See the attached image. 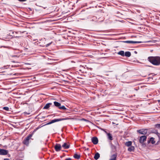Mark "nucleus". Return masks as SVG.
Segmentation results:
<instances>
[{
  "label": "nucleus",
  "instance_id": "f257e3e1",
  "mask_svg": "<svg viewBox=\"0 0 160 160\" xmlns=\"http://www.w3.org/2000/svg\"><path fill=\"white\" fill-rule=\"evenodd\" d=\"M148 61L154 65H160V57L159 56H151L148 58Z\"/></svg>",
  "mask_w": 160,
  "mask_h": 160
},
{
  "label": "nucleus",
  "instance_id": "f03ea898",
  "mask_svg": "<svg viewBox=\"0 0 160 160\" xmlns=\"http://www.w3.org/2000/svg\"><path fill=\"white\" fill-rule=\"evenodd\" d=\"M35 131V130L34 131L32 132L31 134H29L24 140L23 141V143L24 144L28 145L29 144V141L30 139H31V137L33 135L34 132Z\"/></svg>",
  "mask_w": 160,
  "mask_h": 160
},
{
  "label": "nucleus",
  "instance_id": "7ed1b4c3",
  "mask_svg": "<svg viewBox=\"0 0 160 160\" xmlns=\"http://www.w3.org/2000/svg\"><path fill=\"white\" fill-rule=\"evenodd\" d=\"M147 137L146 136H142L139 138V142L140 143L142 144V145L143 147H144L145 146V144L144 143V142L146 141Z\"/></svg>",
  "mask_w": 160,
  "mask_h": 160
},
{
  "label": "nucleus",
  "instance_id": "20e7f679",
  "mask_svg": "<svg viewBox=\"0 0 160 160\" xmlns=\"http://www.w3.org/2000/svg\"><path fill=\"white\" fill-rule=\"evenodd\" d=\"M148 131V129H142L138 130H137V132L139 134L145 135L147 133Z\"/></svg>",
  "mask_w": 160,
  "mask_h": 160
},
{
  "label": "nucleus",
  "instance_id": "39448f33",
  "mask_svg": "<svg viewBox=\"0 0 160 160\" xmlns=\"http://www.w3.org/2000/svg\"><path fill=\"white\" fill-rule=\"evenodd\" d=\"M121 56H125L127 57H130L131 56V53L130 52L127 51L124 52L123 51H121Z\"/></svg>",
  "mask_w": 160,
  "mask_h": 160
},
{
  "label": "nucleus",
  "instance_id": "423d86ee",
  "mask_svg": "<svg viewBox=\"0 0 160 160\" xmlns=\"http://www.w3.org/2000/svg\"><path fill=\"white\" fill-rule=\"evenodd\" d=\"M121 42H122L124 43H140L142 42L141 41H121Z\"/></svg>",
  "mask_w": 160,
  "mask_h": 160
},
{
  "label": "nucleus",
  "instance_id": "0eeeda50",
  "mask_svg": "<svg viewBox=\"0 0 160 160\" xmlns=\"http://www.w3.org/2000/svg\"><path fill=\"white\" fill-rule=\"evenodd\" d=\"M8 151L7 150H6L0 148V155H5L8 154Z\"/></svg>",
  "mask_w": 160,
  "mask_h": 160
},
{
  "label": "nucleus",
  "instance_id": "6e6552de",
  "mask_svg": "<svg viewBox=\"0 0 160 160\" xmlns=\"http://www.w3.org/2000/svg\"><path fill=\"white\" fill-rule=\"evenodd\" d=\"M54 148L56 151L59 152L61 150L62 147L60 144L57 143L54 146Z\"/></svg>",
  "mask_w": 160,
  "mask_h": 160
},
{
  "label": "nucleus",
  "instance_id": "1a4fd4ad",
  "mask_svg": "<svg viewBox=\"0 0 160 160\" xmlns=\"http://www.w3.org/2000/svg\"><path fill=\"white\" fill-rule=\"evenodd\" d=\"M68 118H60L52 120L51 121L52 123L54 122L68 119Z\"/></svg>",
  "mask_w": 160,
  "mask_h": 160
},
{
  "label": "nucleus",
  "instance_id": "9d476101",
  "mask_svg": "<svg viewBox=\"0 0 160 160\" xmlns=\"http://www.w3.org/2000/svg\"><path fill=\"white\" fill-rule=\"evenodd\" d=\"M92 142L94 144H96L98 142V139L97 138L93 137L91 139Z\"/></svg>",
  "mask_w": 160,
  "mask_h": 160
},
{
  "label": "nucleus",
  "instance_id": "9b49d317",
  "mask_svg": "<svg viewBox=\"0 0 160 160\" xmlns=\"http://www.w3.org/2000/svg\"><path fill=\"white\" fill-rule=\"evenodd\" d=\"M104 131L107 134L108 138L110 140H112L113 139V138L112 134L109 133H107V132L105 131Z\"/></svg>",
  "mask_w": 160,
  "mask_h": 160
},
{
  "label": "nucleus",
  "instance_id": "f8f14e48",
  "mask_svg": "<svg viewBox=\"0 0 160 160\" xmlns=\"http://www.w3.org/2000/svg\"><path fill=\"white\" fill-rule=\"evenodd\" d=\"M52 105V103H49L46 104L43 108L44 109H48L50 106Z\"/></svg>",
  "mask_w": 160,
  "mask_h": 160
},
{
  "label": "nucleus",
  "instance_id": "ddd939ff",
  "mask_svg": "<svg viewBox=\"0 0 160 160\" xmlns=\"http://www.w3.org/2000/svg\"><path fill=\"white\" fill-rule=\"evenodd\" d=\"M62 147L64 148V149H68L70 147V145H68L67 143H64L62 145Z\"/></svg>",
  "mask_w": 160,
  "mask_h": 160
},
{
  "label": "nucleus",
  "instance_id": "4468645a",
  "mask_svg": "<svg viewBox=\"0 0 160 160\" xmlns=\"http://www.w3.org/2000/svg\"><path fill=\"white\" fill-rule=\"evenodd\" d=\"M54 104L55 106L58 107V108L61 106L60 103L56 101L54 102Z\"/></svg>",
  "mask_w": 160,
  "mask_h": 160
},
{
  "label": "nucleus",
  "instance_id": "2eb2a0df",
  "mask_svg": "<svg viewBox=\"0 0 160 160\" xmlns=\"http://www.w3.org/2000/svg\"><path fill=\"white\" fill-rule=\"evenodd\" d=\"M135 148L134 146H131L130 147H129L128 149V151L131 152L132 151H133L134 150Z\"/></svg>",
  "mask_w": 160,
  "mask_h": 160
},
{
  "label": "nucleus",
  "instance_id": "dca6fc26",
  "mask_svg": "<svg viewBox=\"0 0 160 160\" xmlns=\"http://www.w3.org/2000/svg\"><path fill=\"white\" fill-rule=\"evenodd\" d=\"M100 157V154L98 152H97L94 156V158L96 160H97Z\"/></svg>",
  "mask_w": 160,
  "mask_h": 160
},
{
  "label": "nucleus",
  "instance_id": "f3484780",
  "mask_svg": "<svg viewBox=\"0 0 160 160\" xmlns=\"http://www.w3.org/2000/svg\"><path fill=\"white\" fill-rule=\"evenodd\" d=\"M117 155L116 154L112 155L111 157V158L110 160H116Z\"/></svg>",
  "mask_w": 160,
  "mask_h": 160
},
{
  "label": "nucleus",
  "instance_id": "a211bd4d",
  "mask_svg": "<svg viewBox=\"0 0 160 160\" xmlns=\"http://www.w3.org/2000/svg\"><path fill=\"white\" fill-rule=\"evenodd\" d=\"M80 154H78L76 153L74 154L73 157L75 158L79 159L80 157Z\"/></svg>",
  "mask_w": 160,
  "mask_h": 160
},
{
  "label": "nucleus",
  "instance_id": "6ab92c4d",
  "mask_svg": "<svg viewBox=\"0 0 160 160\" xmlns=\"http://www.w3.org/2000/svg\"><path fill=\"white\" fill-rule=\"evenodd\" d=\"M125 144L126 146L128 147L131 146L132 144V142L131 141H128L125 142Z\"/></svg>",
  "mask_w": 160,
  "mask_h": 160
},
{
  "label": "nucleus",
  "instance_id": "aec40b11",
  "mask_svg": "<svg viewBox=\"0 0 160 160\" xmlns=\"http://www.w3.org/2000/svg\"><path fill=\"white\" fill-rule=\"evenodd\" d=\"M10 109H11V108H10ZM3 110H4L6 111H8L10 110H10V108L7 107H4L3 108Z\"/></svg>",
  "mask_w": 160,
  "mask_h": 160
},
{
  "label": "nucleus",
  "instance_id": "412c9836",
  "mask_svg": "<svg viewBox=\"0 0 160 160\" xmlns=\"http://www.w3.org/2000/svg\"><path fill=\"white\" fill-rule=\"evenodd\" d=\"M150 141L151 142L152 144H153L155 142L154 140V138L152 137L151 138H150Z\"/></svg>",
  "mask_w": 160,
  "mask_h": 160
},
{
  "label": "nucleus",
  "instance_id": "4be33fe9",
  "mask_svg": "<svg viewBox=\"0 0 160 160\" xmlns=\"http://www.w3.org/2000/svg\"><path fill=\"white\" fill-rule=\"evenodd\" d=\"M59 108L60 109H62L63 110L67 109L64 106H61L60 107H59Z\"/></svg>",
  "mask_w": 160,
  "mask_h": 160
},
{
  "label": "nucleus",
  "instance_id": "5701e85b",
  "mask_svg": "<svg viewBox=\"0 0 160 160\" xmlns=\"http://www.w3.org/2000/svg\"><path fill=\"white\" fill-rule=\"evenodd\" d=\"M155 126L156 128H160V123L155 124Z\"/></svg>",
  "mask_w": 160,
  "mask_h": 160
},
{
  "label": "nucleus",
  "instance_id": "b1692460",
  "mask_svg": "<svg viewBox=\"0 0 160 160\" xmlns=\"http://www.w3.org/2000/svg\"><path fill=\"white\" fill-rule=\"evenodd\" d=\"M112 123V124L113 125H114V124H115L116 125H118V123H116L115 122H113Z\"/></svg>",
  "mask_w": 160,
  "mask_h": 160
},
{
  "label": "nucleus",
  "instance_id": "393cba45",
  "mask_svg": "<svg viewBox=\"0 0 160 160\" xmlns=\"http://www.w3.org/2000/svg\"><path fill=\"white\" fill-rule=\"evenodd\" d=\"M18 0V1H19V2H23L25 1H27V0Z\"/></svg>",
  "mask_w": 160,
  "mask_h": 160
},
{
  "label": "nucleus",
  "instance_id": "a878e982",
  "mask_svg": "<svg viewBox=\"0 0 160 160\" xmlns=\"http://www.w3.org/2000/svg\"><path fill=\"white\" fill-rule=\"evenodd\" d=\"M52 124V123L51 122V121L50 122H49L47 123L46 124H45V125H49V124Z\"/></svg>",
  "mask_w": 160,
  "mask_h": 160
},
{
  "label": "nucleus",
  "instance_id": "bb28decb",
  "mask_svg": "<svg viewBox=\"0 0 160 160\" xmlns=\"http://www.w3.org/2000/svg\"><path fill=\"white\" fill-rule=\"evenodd\" d=\"M65 160H72V159L70 158H66Z\"/></svg>",
  "mask_w": 160,
  "mask_h": 160
},
{
  "label": "nucleus",
  "instance_id": "cd10ccee",
  "mask_svg": "<svg viewBox=\"0 0 160 160\" xmlns=\"http://www.w3.org/2000/svg\"><path fill=\"white\" fill-rule=\"evenodd\" d=\"M4 160H10L9 159L7 158H5L4 159Z\"/></svg>",
  "mask_w": 160,
  "mask_h": 160
},
{
  "label": "nucleus",
  "instance_id": "c85d7f7f",
  "mask_svg": "<svg viewBox=\"0 0 160 160\" xmlns=\"http://www.w3.org/2000/svg\"><path fill=\"white\" fill-rule=\"evenodd\" d=\"M134 53L135 54H137V52L136 51H135L134 52Z\"/></svg>",
  "mask_w": 160,
  "mask_h": 160
},
{
  "label": "nucleus",
  "instance_id": "c756f323",
  "mask_svg": "<svg viewBox=\"0 0 160 160\" xmlns=\"http://www.w3.org/2000/svg\"><path fill=\"white\" fill-rule=\"evenodd\" d=\"M118 54L119 55H120V51H119L118 53Z\"/></svg>",
  "mask_w": 160,
  "mask_h": 160
},
{
  "label": "nucleus",
  "instance_id": "7c9ffc66",
  "mask_svg": "<svg viewBox=\"0 0 160 160\" xmlns=\"http://www.w3.org/2000/svg\"><path fill=\"white\" fill-rule=\"evenodd\" d=\"M7 155H8V157H10V155L9 154H8Z\"/></svg>",
  "mask_w": 160,
  "mask_h": 160
},
{
  "label": "nucleus",
  "instance_id": "2f4dec72",
  "mask_svg": "<svg viewBox=\"0 0 160 160\" xmlns=\"http://www.w3.org/2000/svg\"><path fill=\"white\" fill-rule=\"evenodd\" d=\"M88 149H88V148H86L85 150H88Z\"/></svg>",
  "mask_w": 160,
  "mask_h": 160
},
{
  "label": "nucleus",
  "instance_id": "473e14b6",
  "mask_svg": "<svg viewBox=\"0 0 160 160\" xmlns=\"http://www.w3.org/2000/svg\"><path fill=\"white\" fill-rule=\"evenodd\" d=\"M120 117H121V118H122L123 117V116H121Z\"/></svg>",
  "mask_w": 160,
  "mask_h": 160
},
{
  "label": "nucleus",
  "instance_id": "72a5a7b5",
  "mask_svg": "<svg viewBox=\"0 0 160 160\" xmlns=\"http://www.w3.org/2000/svg\"><path fill=\"white\" fill-rule=\"evenodd\" d=\"M50 44H48L47 45V46H49Z\"/></svg>",
  "mask_w": 160,
  "mask_h": 160
},
{
  "label": "nucleus",
  "instance_id": "f704fd0d",
  "mask_svg": "<svg viewBox=\"0 0 160 160\" xmlns=\"http://www.w3.org/2000/svg\"><path fill=\"white\" fill-rule=\"evenodd\" d=\"M122 38H123V37H121L120 38H121V39H122Z\"/></svg>",
  "mask_w": 160,
  "mask_h": 160
},
{
  "label": "nucleus",
  "instance_id": "c9c22d12",
  "mask_svg": "<svg viewBox=\"0 0 160 160\" xmlns=\"http://www.w3.org/2000/svg\"><path fill=\"white\" fill-rule=\"evenodd\" d=\"M116 15V16H117V17H118V15Z\"/></svg>",
  "mask_w": 160,
  "mask_h": 160
},
{
  "label": "nucleus",
  "instance_id": "e433bc0d",
  "mask_svg": "<svg viewBox=\"0 0 160 160\" xmlns=\"http://www.w3.org/2000/svg\"><path fill=\"white\" fill-rule=\"evenodd\" d=\"M3 68V67H2V68Z\"/></svg>",
  "mask_w": 160,
  "mask_h": 160
},
{
  "label": "nucleus",
  "instance_id": "4c0bfd02",
  "mask_svg": "<svg viewBox=\"0 0 160 160\" xmlns=\"http://www.w3.org/2000/svg\"><path fill=\"white\" fill-rule=\"evenodd\" d=\"M118 12H118V13H117V14H118Z\"/></svg>",
  "mask_w": 160,
  "mask_h": 160
},
{
  "label": "nucleus",
  "instance_id": "58836bf2",
  "mask_svg": "<svg viewBox=\"0 0 160 160\" xmlns=\"http://www.w3.org/2000/svg\"><path fill=\"white\" fill-rule=\"evenodd\" d=\"M84 120L85 121H86V119H84Z\"/></svg>",
  "mask_w": 160,
  "mask_h": 160
}]
</instances>
